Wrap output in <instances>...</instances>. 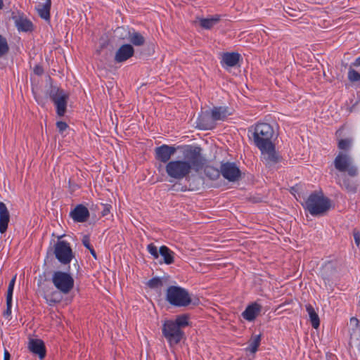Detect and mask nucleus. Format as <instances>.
<instances>
[{
	"instance_id": "obj_33",
	"label": "nucleus",
	"mask_w": 360,
	"mask_h": 360,
	"mask_svg": "<svg viewBox=\"0 0 360 360\" xmlns=\"http://www.w3.org/2000/svg\"><path fill=\"white\" fill-rule=\"evenodd\" d=\"M221 172L218 169H216L212 167H207L205 169V174L207 176H209L211 179H217L219 175Z\"/></svg>"
},
{
	"instance_id": "obj_40",
	"label": "nucleus",
	"mask_w": 360,
	"mask_h": 360,
	"mask_svg": "<svg viewBox=\"0 0 360 360\" xmlns=\"http://www.w3.org/2000/svg\"><path fill=\"white\" fill-rule=\"evenodd\" d=\"M82 244L88 249L92 248V245L90 243V238L89 236L85 235L82 238Z\"/></svg>"
},
{
	"instance_id": "obj_30",
	"label": "nucleus",
	"mask_w": 360,
	"mask_h": 360,
	"mask_svg": "<svg viewBox=\"0 0 360 360\" xmlns=\"http://www.w3.org/2000/svg\"><path fill=\"white\" fill-rule=\"evenodd\" d=\"M115 32H116L117 37H119V39H122V40H128L129 39L130 30L124 28V27H117L115 30Z\"/></svg>"
},
{
	"instance_id": "obj_29",
	"label": "nucleus",
	"mask_w": 360,
	"mask_h": 360,
	"mask_svg": "<svg viewBox=\"0 0 360 360\" xmlns=\"http://www.w3.org/2000/svg\"><path fill=\"white\" fill-rule=\"evenodd\" d=\"M173 323L180 329L188 326V316L186 315L178 316Z\"/></svg>"
},
{
	"instance_id": "obj_24",
	"label": "nucleus",
	"mask_w": 360,
	"mask_h": 360,
	"mask_svg": "<svg viewBox=\"0 0 360 360\" xmlns=\"http://www.w3.org/2000/svg\"><path fill=\"white\" fill-rule=\"evenodd\" d=\"M133 45L136 46H143L145 44V38L139 32L133 30L130 31L129 39H128Z\"/></svg>"
},
{
	"instance_id": "obj_34",
	"label": "nucleus",
	"mask_w": 360,
	"mask_h": 360,
	"mask_svg": "<svg viewBox=\"0 0 360 360\" xmlns=\"http://www.w3.org/2000/svg\"><path fill=\"white\" fill-rule=\"evenodd\" d=\"M352 143V139H340L338 141V147L340 150H347L350 148Z\"/></svg>"
},
{
	"instance_id": "obj_41",
	"label": "nucleus",
	"mask_w": 360,
	"mask_h": 360,
	"mask_svg": "<svg viewBox=\"0 0 360 360\" xmlns=\"http://www.w3.org/2000/svg\"><path fill=\"white\" fill-rule=\"evenodd\" d=\"M332 271L331 265H326V266H325L323 267V269H322V271H321L322 276L324 278H326L329 276L328 273L329 271Z\"/></svg>"
},
{
	"instance_id": "obj_19",
	"label": "nucleus",
	"mask_w": 360,
	"mask_h": 360,
	"mask_svg": "<svg viewBox=\"0 0 360 360\" xmlns=\"http://www.w3.org/2000/svg\"><path fill=\"white\" fill-rule=\"evenodd\" d=\"M240 58V55L238 53H225L222 56V63L229 67H233L237 65Z\"/></svg>"
},
{
	"instance_id": "obj_47",
	"label": "nucleus",
	"mask_w": 360,
	"mask_h": 360,
	"mask_svg": "<svg viewBox=\"0 0 360 360\" xmlns=\"http://www.w3.org/2000/svg\"><path fill=\"white\" fill-rule=\"evenodd\" d=\"M354 65L356 66H360V56L356 59Z\"/></svg>"
},
{
	"instance_id": "obj_25",
	"label": "nucleus",
	"mask_w": 360,
	"mask_h": 360,
	"mask_svg": "<svg viewBox=\"0 0 360 360\" xmlns=\"http://www.w3.org/2000/svg\"><path fill=\"white\" fill-rule=\"evenodd\" d=\"M349 346L354 350L356 349L360 353V331L353 333L350 335Z\"/></svg>"
},
{
	"instance_id": "obj_12",
	"label": "nucleus",
	"mask_w": 360,
	"mask_h": 360,
	"mask_svg": "<svg viewBox=\"0 0 360 360\" xmlns=\"http://www.w3.org/2000/svg\"><path fill=\"white\" fill-rule=\"evenodd\" d=\"M134 54L132 45L125 44L122 45L116 51L114 60L116 63H122L131 58Z\"/></svg>"
},
{
	"instance_id": "obj_11",
	"label": "nucleus",
	"mask_w": 360,
	"mask_h": 360,
	"mask_svg": "<svg viewBox=\"0 0 360 360\" xmlns=\"http://www.w3.org/2000/svg\"><path fill=\"white\" fill-rule=\"evenodd\" d=\"M176 151L175 147L163 144L155 148V158L158 161L167 164Z\"/></svg>"
},
{
	"instance_id": "obj_6",
	"label": "nucleus",
	"mask_w": 360,
	"mask_h": 360,
	"mask_svg": "<svg viewBox=\"0 0 360 360\" xmlns=\"http://www.w3.org/2000/svg\"><path fill=\"white\" fill-rule=\"evenodd\" d=\"M52 282L54 286L63 294L69 293L74 287V279L72 276L61 271L53 273Z\"/></svg>"
},
{
	"instance_id": "obj_31",
	"label": "nucleus",
	"mask_w": 360,
	"mask_h": 360,
	"mask_svg": "<svg viewBox=\"0 0 360 360\" xmlns=\"http://www.w3.org/2000/svg\"><path fill=\"white\" fill-rule=\"evenodd\" d=\"M162 280L158 277L153 278L147 282V285L151 289L159 288L162 287Z\"/></svg>"
},
{
	"instance_id": "obj_39",
	"label": "nucleus",
	"mask_w": 360,
	"mask_h": 360,
	"mask_svg": "<svg viewBox=\"0 0 360 360\" xmlns=\"http://www.w3.org/2000/svg\"><path fill=\"white\" fill-rule=\"evenodd\" d=\"M56 127H57L59 132H60V133H63L68 127L67 123L65 122H63V121L57 122Z\"/></svg>"
},
{
	"instance_id": "obj_44",
	"label": "nucleus",
	"mask_w": 360,
	"mask_h": 360,
	"mask_svg": "<svg viewBox=\"0 0 360 360\" xmlns=\"http://www.w3.org/2000/svg\"><path fill=\"white\" fill-rule=\"evenodd\" d=\"M359 320L355 318V317H352L350 319V321H349V323L351 326H352L353 327H355L356 328L359 325Z\"/></svg>"
},
{
	"instance_id": "obj_43",
	"label": "nucleus",
	"mask_w": 360,
	"mask_h": 360,
	"mask_svg": "<svg viewBox=\"0 0 360 360\" xmlns=\"http://www.w3.org/2000/svg\"><path fill=\"white\" fill-rule=\"evenodd\" d=\"M353 235L355 243L357 246H359L360 245V232L356 230H354Z\"/></svg>"
},
{
	"instance_id": "obj_46",
	"label": "nucleus",
	"mask_w": 360,
	"mask_h": 360,
	"mask_svg": "<svg viewBox=\"0 0 360 360\" xmlns=\"http://www.w3.org/2000/svg\"><path fill=\"white\" fill-rule=\"evenodd\" d=\"M89 251H90V252H91V254L92 255V256H93L95 259H96V252H95V250H94V248H91V249L89 250Z\"/></svg>"
},
{
	"instance_id": "obj_8",
	"label": "nucleus",
	"mask_w": 360,
	"mask_h": 360,
	"mask_svg": "<svg viewBox=\"0 0 360 360\" xmlns=\"http://www.w3.org/2000/svg\"><path fill=\"white\" fill-rule=\"evenodd\" d=\"M50 98L56 107L57 115L63 116L66 112L69 95L61 89H54L50 93Z\"/></svg>"
},
{
	"instance_id": "obj_21",
	"label": "nucleus",
	"mask_w": 360,
	"mask_h": 360,
	"mask_svg": "<svg viewBox=\"0 0 360 360\" xmlns=\"http://www.w3.org/2000/svg\"><path fill=\"white\" fill-rule=\"evenodd\" d=\"M160 255L163 257L166 264H171L174 262V252L165 245H162L159 250Z\"/></svg>"
},
{
	"instance_id": "obj_36",
	"label": "nucleus",
	"mask_w": 360,
	"mask_h": 360,
	"mask_svg": "<svg viewBox=\"0 0 360 360\" xmlns=\"http://www.w3.org/2000/svg\"><path fill=\"white\" fill-rule=\"evenodd\" d=\"M148 252L155 258L159 257L160 252L158 251L157 247L153 243H150L147 246Z\"/></svg>"
},
{
	"instance_id": "obj_49",
	"label": "nucleus",
	"mask_w": 360,
	"mask_h": 360,
	"mask_svg": "<svg viewBox=\"0 0 360 360\" xmlns=\"http://www.w3.org/2000/svg\"><path fill=\"white\" fill-rule=\"evenodd\" d=\"M4 6V2L3 0H0V9H1Z\"/></svg>"
},
{
	"instance_id": "obj_16",
	"label": "nucleus",
	"mask_w": 360,
	"mask_h": 360,
	"mask_svg": "<svg viewBox=\"0 0 360 360\" xmlns=\"http://www.w3.org/2000/svg\"><path fill=\"white\" fill-rule=\"evenodd\" d=\"M72 219L77 222H84L89 217L88 209L82 205H78L71 212Z\"/></svg>"
},
{
	"instance_id": "obj_23",
	"label": "nucleus",
	"mask_w": 360,
	"mask_h": 360,
	"mask_svg": "<svg viewBox=\"0 0 360 360\" xmlns=\"http://www.w3.org/2000/svg\"><path fill=\"white\" fill-rule=\"evenodd\" d=\"M306 310L308 312L312 327L315 329H317L320 325L319 315L310 304L306 305Z\"/></svg>"
},
{
	"instance_id": "obj_13",
	"label": "nucleus",
	"mask_w": 360,
	"mask_h": 360,
	"mask_svg": "<svg viewBox=\"0 0 360 360\" xmlns=\"http://www.w3.org/2000/svg\"><path fill=\"white\" fill-rule=\"evenodd\" d=\"M196 124L198 128L202 130L212 129L215 127L212 115L209 111H205L200 115L197 119Z\"/></svg>"
},
{
	"instance_id": "obj_9",
	"label": "nucleus",
	"mask_w": 360,
	"mask_h": 360,
	"mask_svg": "<svg viewBox=\"0 0 360 360\" xmlns=\"http://www.w3.org/2000/svg\"><path fill=\"white\" fill-rule=\"evenodd\" d=\"M54 254L57 259L64 264H69L73 257L70 244L65 240H59L56 243Z\"/></svg>"
},
{
	"instance_id": "obj_10",
	"label": "nucleus",
	"mask_w": 360,
	"mask_h": 360,
	"mask_svg": "<svg viewBox=\"0 0 360 360\" xmlns=\"http://www.w3.org/2000/svg\"><path fill=\"white\" fill-rule=\"evenodd\" d=\"M222 176L229 181H236L240 176V170L234 162L222 163L220 167Z\"/></svg>"
},
{
	"instance_id": "obj_15",
	"label": "nucleus",
	"mask_w": 360,
	"mask_h": 360,
	"mask_svg": "<svg viewBox=\"0 0 360 360\" xmlns=\"http://www.w3.org/2000/svg\"><path fill=\"white\" fill-rule=\"evenodd\" d=\"M262 310V306L257 302L249 304L242 313L244 319L248 321H254Z\"/></svg>"
},
{
	"instance_id": "obj_20",
	"label": "nucleus",
	"mask_w": 360,
	"mask_h": 360,
	"mask_svg": "<svg viewBox=\"0 0 360 360\" xmlns=\"http://www.w3.org/2000/svg\"><path fill=\"white\" fill-rule=\"evenodd\" d=\"M15 23L18 30L22 32L31 31L32 29V23L25 18L19 16L15 17Z\"/></svg>"
},
{
	"instance_id": "obj_4",
	"label": "nucleus",
	"mask_w": 360,
	"mask_h": 360,
	"mask_svg": "<svg viewBox=\"0 0 360 360\" xmlns=\"http://www.w3.org/2000/svg\"><path fill=\"white\" fill-rule=\"evenodd\" d=\"M166 300L176 307H186L191 302L188 291L181 287L169 286L166 292Z\"/></svg>"
},
{
	"instance_id": "obj_22",
	"label": "nucleus",
	"mask_w": 360,
	"mask_h": 360,
	"mask_svg": "<svg viewBox=\"0 0 360 360\" xmlns=\"http://www.w3.org/2000/svg\"><path fill=\"white\" fill-rule=\"evenodd\" d=\"M211 114L214 122L224 120L230 115L227 111V108L224 107H214Z\"/></svg>"
},
{
	"instance_id": "obj_35",
	"label": "nucleus",
	"mask_w": 360,
	"mask_h": 360,
	"mask_svg": "<svg viewBox=\"0 0 360 360\" xmlns=\"http://www.w3.org/2000/svg\"><path fill=\"white\" fill-rule=\"evenodd\" d=\"M348 79L352 82H358L360 80V74L355 70L350 68L348 72Z\"/></svg>"
},
{
	"instance_id": "obj_3",
	"label": "nucleus",
	"mask_w": 360,
	"mask_h": 360,
	"mask_svg": "<svg viewBox=\"0 0 360 360\" xmlns=\"http://www.w3.org/2000/svg\"><path fill=\"white\" fill-rule=\"evenodd\" d=\"M330 207L328 198L322 193H311L305 202L304 207L313 216L321 215L326 212Z\"/></svg>"
},
{
	"instance_id": "obj_26",
	"label": "nucleus",
	"mask_w": 360,
	"mask_h": 360,
	"mask_svg": "<svg viewBox=\"0 0 360 360\" xmlns=\"http://www.w3.org/2000/svg\"><path fill=\"white\" fill-rule=\"evenodd\" d=\"M261 342V335H255L251 338L249 341V345L247 348V350L250 351L251 353H255L257 351V349L260 345Z\"/></svg>"
},
{
	"instance_id": "obj_28",
	"label": "nucleus",
	"mask_w": 360,
	"mask_h": 360,
	"mask_svg": "<svg viewBox=\"0 0 360 360\" xmlns=\"http://www.w3.org/2000/svg\"><path fill=\"white\" fill-rule=\"evenodd\" d=\"M343 186H345V189L347 191V192L356 193L358 191L359 185L349 179H345L343 181Z\"/></svg>"
},
{
	"instance_id": "obj_17",
	"label": "nucleus",
	"mask_w": 360,
	"mask_h": 360,
	"mask_svg": "<svg viewBox=\"0 0 360 360\" xmlns=\"http://www.w3.org/2000/svg\"><path fill=\"white\" fill-rule=\"evenodd\" d=\"M10 221V214L6 207V205L1 202H0V233H4L8 228V222Z\"/></svg>"
},
{
	"instance_id": "obj_5",
	"label": "nucleus",
	"mask_w": 360,
	"mask_h": 360,
	"mask_svg": "<svg viewBox=\"0 0 360 360\" xmlns=\"http://www.w3.org/2000/svg\"><path fill=\"white\" fill-rule=\"evenodd\" d=\"M162 332L171 347L179 344L184 336V331L173 323V320H167L164 322Z\"/></svg>"
},
{
	"instance_id": "obj_14",
	"label": "nucleus",
	"mask_w": 360,
	"mask_h": 360,
	"mask_svg": "<svg viewBox=\"0 0 360 360\" xmlns=\"http://www.w3.org/2000/svg\"><path fill=\"white\" fill-rule=\"evenodd\" d=\"M29 349L42 359L46 356V348L44 342L39 339H32L29 342Z\"/></svg>"
},
{
	"instance_id": "obj_37",
	"label": "nucleus",
	"mask_w": 360,
	"mask_h": 360,
	"mask_svg": "<svg viewBox=\"0 0 360 360\" xmlns=\"http://www.w3.org/2000/svg\"><path fill=\"white\" fill-rule=\"evenodd\" d=\"M15 279H16V275H15L13 276V278L11 280V281L9 283L8 290H7L6 298L12 299V297H13V292Z\"/></svg>"
},
{
	"instance_id": "obj_7",
	"label": "nucleus",
	"mask_w": 360,
	"mask_h": 360,
	"mask_svg": "<svg viewBox=\"0 0 360 360\" xmlns=\"http://www.w3.org/2000/svg\"><path fill=\"white\" fill-rule=\"evenodd\" d=\"M334 166L340 172H347L351 176L358 175V169L352 165L351 157L345 153H339L334 160Z\"/></svg>"
},
{
	"instance_id": "obj_32",
	"label": "nucleus",
	"mask_w": 360,
	"mask_h": 360,
	"mask_svg": "<svg viewBox=\"0 0 360 360\" xmlns=\"http://www.w3.org/2000/svg\"><path fill=\"white\" fill-rule=\"evenodd\" d=\"M9 50L7 40L0 34V58L6 55Z\"/></svg>"
},
{
	"instance_id": "obj_48",
	"label": "nucleus",
	"mask_w": 360,
	"mask_h": 360,
	"mask_svg": "<svg viewBox=\"0 0 360 360\" xmlns=\"http://www.w3.org/2000/svg\"><path fill=\"white\" fill-rule=\"evenodd\" d=\"M109 210L108 209H105L103 212V215H105L107 214L108 212H109Z\"/></svg>"
},
{
	"instance_id": "obj_42",
	"label": "nucleus",
	"mask_w": 360,
	"mask_h": 360,
	"mask_svg": "<svg viewBox=\"0 0 360 360\" xmlns=\"http://www.w3.org/2000/svg\"><path fill=\"white\" fill-rule=\"evenodd\" d=\"M33 71L37 75H41L44 73V69L40 65H36L34 67Z\"/></svg>"
},
{
	"instance_id": "obj_2",
	"label": "nucleus",
	"mask_w": 360,
	"mask_h": 360,
	"mask_svg": "<svg viewBox=\"0 0 360 360\" xmlns=\"http://www.w3.org/2000/svg\"><path fill=\"white\" fill-rule=\"evenodd\" d=\"M274 134L271 125L262 122L255 125L252 134L254 143L261 151L262 161L269 166L275 165L280 160V156L271 141Z\"/></svg>"
},
{
	"instance_id": "obj_45",
	"label": "nucleus",
	"mask_w": 360,
	"mask_h": 360,
	"mask_svg": "<svg viewBox=\"0 0 360 360\" xmlns=\"http://www.w3.org/2000/svg\"><path fill=\"white\" fill-rule=\"evenodd\" d=\"M11 355L8 350L5 349L4 351V360H10Z\"/></svg>"
},
{
	"instance_id": "obj_18",
	"label": "nucleus",
	"mask_w": 360,
	"mask_h": 360,
	"mask_svg": "<svg viewBox=\"0 0 360 360\" xmlns=\"http://www.w3.org/2000/svg\"><path fill=\"white\" fill-rule=\"evenodd\" d=\"M221 20L219 15H214L206 18H199V23L202 28L210 30Z\"/></svg>"
},
{
	"instance_id": "obj_38",
	"label": "nucleus",
	"mask_w": 360,
	"mask_h": 360,
	"mask_svg": "<svg viewBox=\"0 0 360 360\" xmlns=\"http://www.w3.org/2000/svg\"><path fill=\"white\" fill-rule=\"evenodd\" d=\"M11 306H12V299L6 298V309L4 311V316H8L11 314Z\"/></svg>"
},
{
	"instance_id": "obj_27",
	"label": "nucleus",
	"mask_w": 360,
	"mask_h": 360,
	"mask_svg": "<svg viewBox=\"0 0 360 360\" xmlns=\"http://www.w3.org/2000/svg\"><path fill=\"white\" fill-rule=\"evenodd\" d=\"M44 298L46 300V303L50 306H53L55 304L60 302L61 300V297L57 292H53L51 294H44Z\"/></svg>"
},
{
	"instance_id": "obj_1",
	"label": "nucleus",
	"mask_w": 360,
	"mask_h": 360,
	"mask_svg": "<svg viewBox=\"0 0 360 360\" xmlns=\"http://www.w3.org/2000/svg\"><path fill=\"white\" fill-rule=\"evenodd\" d=\"M199 146H186L183 150V159L172 160L165 165V172L172 179H188L191 174L202 169L205 160Z\"/></svg>"
}]
</instances>
